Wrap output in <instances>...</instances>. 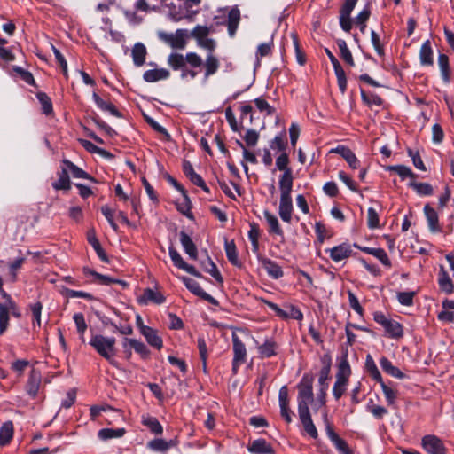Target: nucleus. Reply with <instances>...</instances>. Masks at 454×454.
<instances>
[{"mask_svg":"<svg viewBox=\"0 0 454 454\" xmlns=\"http://www.w3.org/2000/svg\"><path fill=\"white\" fill-rule=\"evenodd\" d=\"M141 333L145 336L151 346L157 349H160L162 348V340L158 336L154 329L146 325H142Z\"/></svg>","mask_w":454,"mask_h":454,"instance_id":"obj_29","label":"nucleus"},{"mask_svg":"<svg viewBox=\"0 0 454 454\" xmlns=\"http://www.w3.org/2000/svg\"><path fill=\"white\" fill-rule=\"evenodd\" d=\"M13 436V424L12 421H7L0 427V445H7Z\"/></svg>","mask_w":454,"mask_h":454,"instance_id":"obj_42","label":"nucleus"},{"mask_svg":"<svg viewBox=\"0 0 454 454\" xmlns=\"http://www.w3.org/2000/svg\"><path fill=\"white\" fill-rule=\"evenodd\" d=\"M272 47H273L272 41H270L269 43H263L259 44L257 47L256 53H255L257 61L259 62L262 58L270 55V53L272 51Z\"/></svg>","mask_w":454,"mask_h":454,"instance_id":"obj_64","label":"nucleus"},{"mask_svg":"<svg viewBox=\"0 0 454 454\" xmlns=\"http://www.w3.org/2000/svg\"><path fill=\"white\" fill-rule=\"evenodd\" d=\"M325 253L329 254L330 258L334 262H339L348 258L352 254V249L348 243H342L332 248L325 249Z\"/></svg>","mask_w":454,"mask_h":454,"instance_id":"obj_18","label":"nucleus"},{"mask_svg":"<svg viewBox=\"0 0 454 454\" xmlns=\"http://www.w3.org/2000/svg\"><path fill=\"white\" fill-rule=\"evenodd\" d=\"M62 163L67 167V170L71 172L74 178H83L93 182L95 181V179L90 174L74 165L69 160L65 159L62 160Z\"/></svg>","mask_w":454,"mask_h":454,"instance_id":"obj_40","label":"nucleus"},{"mask_svg":"<svg viewBox=\"0 0 454 454\" xmlns=\"http://www.w3.org/2000/svg\"><path fill=\"white\" fill-rule=\"evenodd\" d=\"M367 226L369 229H377L380 227V218L378 212L373 207H369L367 211Z\"/></svg>","mask_w":454,"mask_h":454,"instance_id":"obj_63","label":"nucleus"},{"mask_svg":"<svg viewBox=\"0 0 454 454\" xmlns=\"http://www.w3.org/2000/svg\"><path fill=\"white\" fill-rule=\"evenodd\" d=\"M380 364L382 370L392 377L396 379H403L405 377V375L385 356L380 358Z\"/></svg>","mask_w":454,"mask_h":454,"instance_id":"obj_41","label":"nucleus"},{"mask_svg":"<svg viewBox=\"0 0 454 454\" xmlns=\"http://www.w3.org/2000/svg\"><path fill=\"white\" fill-rule=\"evenodd\" d=\"M141 423L146 427L153 434H162L163 427L160 421L149 414H144L141 418Z\"/></svg>","mask_w":454,"mask_h":454,"instance_id":"obj_34","label":"nucleus"},{"mask_svg":"<svg viewBox=\"0 0 454 454\" xmlns=\"http://www.w3.org/2000/svg\"><path fill=\"white\" fill-rule=\"evenodd\" d=\"M419 60L422 66H432L434 64L433 50L431 43L427 40L421 45L419 51Z\"/></svg>","mask_w":454,"mask_h":454,"instance_id":"obj_36","label":"nucleus"},{"mask_svg":"<svg viewBox=\"0 0 454 454\" xmlns=\"http://www.w3.org/2000/svg\"><path fill=\"white\" fill-rule=\"evenodd\" d=\"M289 156L286 153H282L276 159V168L283 173L279 176L278 188L280 191V200L278 207V215L280 218L290 223L294 211L292 191L294 184L293 170L289 166Z\"/></svg>","mask_w":454,"mask_h":454,"instance_id":"obj_1","label":"nucleus"},{"mask_svg":"<svg viewBox=\"0 0 454 454\" xmlns=\"http://www.w3.org/2000/svg\"><path fill=\"white\" fill-rule=\"evenodd\" d=\"M169 256L174 263V265L181 270H185L189 274L197 277L201 278L202 275L195 269L194 266L188 264L184 261L180 254L176 251V249L171 246L168 248Z\"/></svg>","mask_w":454,"mask_h":454,"instance_id":"obj_15","label":"nucleus"},{"mask_svg":"<svg viewBox=\"0 0 454 454\" xmlns=\"http://www.w3.org/2000/svg\"><path fill=\"white\" fill-rule=\"evenodd\" d=\"M115 343V338L106 337L102 334H93L89 342L97 353L111 364H114V356L116 355Z\"/></svg>","mask_w":454,"mask_h":454,"instance_id":"obj_4","label":"nucleus"},{"mask_svg":"<svg viewBox=\"0 0 454 454\" xmlns=\"http://www.w3.org/2000/svg\"><path fill=\"white\" fill-rule=\"evenodd\" d=\"M264 218L269 225V233L270 234H276L278 236L283 237L284 231L279 224V222L277 218V216L268 210H265L263 212Z\"/></svg>","mask_w":454,"mask_h":454,"instance_id":"obj_33","label":"nucleus"},{"mask_svg":"<svg viewBox=\"0 0 454 454\" xmlns=\"http://www.w3.org/2000/svg\"><path fill=\"white\" fill-rule=\"evenodd\" d=\"M290 36L293 41V46L294 48L296 60L299 63V65L303 66L306 63V55L300 46L298 35L296 33L292 32L290 34Z\"/></svg>","mask_w":454,"mask_h":454,"instance_id":"obj_50","label":"nucleus"},{"mask_svg":"<svg viewBox=\"0 0 454 454\" xmlns=\"http://www.w3.org/2000/svg\"><path fill=\"white\" fill-rule=\"evenodd\" d=\"M350 375L351 367L348 361L347 355H345L338 364V370L335 376L336 380L333 387V395L335 400H339L345 393Z\"/></svg>","mask_w":454,"mask_h":454,"instance_id":"obj_6","label":"nucleus"},{"mask_svg":"<svg viewBox=\"0 0 454 454\" xmlns=\"http://www.w3.org/2000/svg\"><path fill=\"white\" fill-rule=\"evenodd\" d=\"M92 98L96 104V106L105 112H109L112 115L121 118L122 117L121 114L115 107V106L111 102H106L103 100L96 92H93Z\"/></svg>","mask_w":454,"mask_h":454,"instance_id":"obj_32","label":"nucleus"},{"mask_svg":"<svg viewBox=\"0 0 454 454\" xmlns=\"http://www.w3.org/2000/svg\"><path fill=\"white\" fill-rule=\"evenodd\" d=\"M334 73L337 77L338 86L341 94L347 90V78L344 69L340 64L333 66Z\"/></svg>","mask_w":454,"mask_h":454,"instance_id":"obj_52","label":"nucleus"},{"mask_svg":"<svg viewBox=\"0 0 454 454\" xmlns=\"http://www.w3.org/2000/svg\"><path fill=\"white\" fill-rule=\"evenodd\" d=\"M10 314L19 318L21 316L20 309L16 302L12 300L9 302H0V335H2L9 326Z\"/></svg>","mask_w":454,"mask_h":454,"instance_id":"obj_9","label":"nucleus"},{"mask_svg":"<svg viewBox=\"0 0 454 454\" xmlns=\"http://www.w3.org/2000/svg\"><path fill=\"white\" fill-rule=\"evenodd\" d=\"M259 237H260V230L257 223H250V230L248 231V239L252 244V250L254 253H258L259 251Z\"/></svg>","mask_w":454,"mask_h":454,"instance_id":"obj_47","label":"nucleus"},{"mask_svg":"<svg viewBox=\"0 0 454 454\" xmlns=\"http://www.w3.org/2000/svg\"><path fill=\"white\" fill-rule=\"evenodd\" d=\"M331 153L340 154L353 169L358 168L360 161L348 147L339 145L335 149L331 150Z\"/></svg>","mask_w":454,"mask_h":454,"instance_id":"obj_22","label":"nucleus"},{"mask_svg":"<svg viewBox=\"0 0 454 454\" xmlns=\"http://www.w3.org/2000/svg\"><path fill=\"white\" fill-rule=\"evenodd\" d=\"M367 410L378 419H382L388 412L385 407L373 404V401L372 399L367 405Z\"/></svg>","mask_w":454,"mask_h":454,"instance_id":"obj_62","label":"nucleus"},{"mask_svg":"<svg viewBox=\"0 0 454 454\" xmlns=\"http://www.w3.org/2000/svg\"><path fill=\"white\" fill-rule=\"evenodd\" d=\"M314 378L304 374L298 385V414L305 432L313 439L318 437V433L314 425L309 405L314 401L313 394Z\"/></svg>","mask_w":454,"mask_h":454,"instance_id":"obj_2","label":"nucleus"},{"mask_svg":"<svg viewBox=\"0 0 454 454\" xmlns=\"http://www.w3.org/2000/svg\"><path fill=\"white\" fill-rule=\"evenodd\" d=\"M42 385V373L39 370L33 368L28 374L25 385L26 393L33 399L36 398Z\"/></svg>","mask_w":454,"mask_h":454,"instance_id":"obj_14","label":"nucleus"},{"mask_svg":"<svg viewBox=\"0 0 454 454\" xmlns=\"http://www.w3.org/2000/svg\"><path fill=\"white\" fill-rule=\"evenodd\" d=\"M184 197V201L180 204H177V210L188 217L189 219L192 220L194 218L193 215L191 212V201L189 200L187 192L184 194H182Z\"/></svg>","mask_w":454,"mask_h":454,"instance_id":"obj_59","label":"nucleus"},{"mask_svg":"<svg viewBox=\"0 0 454 454\" xmlns=\"http://www.w3.org/2000/svg\"><path fill=\"white\" fill-rule=\"evenodd\" d=\"M338 47L340 49V57L348 65L354 67L355 62L351 51H349L346 42L344 40H338Z\"/></svg>","mask_w":454,"mask_h":454,"instance_id":"obj_51","label":"nucleus"},{"mask_svg":"<svg viewBox=\"0 0 454 454\" xmlns=\"http://www.w3.org/2000/svg\"><path fill=\"white\" fill-rule=\"evenodd\" d=\"M270 148L273 150H278L282 153H286L287 147V140L286 137V132L283 131L280 134L277 135L270 142Z\"/></svg>","mask_w":454,"mask_h":454,"instance_id":"obj_48","label":"nucleus"},{"mask_svg":"<svg viewBox=\"0 0 454 454\" xmlns=\"http://www.w3.org/2000/svg\"><path fill=\"white\" fill-rule=\"evenodd\" d=\"M386 170L396 173L402 180H404L408 177L415 179L416 177V175L412 172V170L404 165L387 166L386 167Z\"/></svg>","mask_w":454,"mask_h":454,"instance_id":"obj_44","label":"nucleus"},{"mask_svg":"<svg viewBox=\"0 0 454 454\" xmlns=\"http://www.w3.org/2000/svg\"><path fill=\"white\" fill-rule=\"evenodd\" d=\"M365 367L372 380H374L378 383H380L383 381L381 374H380L375 362L373 361L372 357L370 355H368L366 357Z\"/></svg>","mask_w":454,"mask_h":454,"instance_id":"obj_46","label":"nucleus"},{"mask_svg":"<svg viewBox=\"0 0 454 454\" xmlns=\"http://www.w3.org/2000/svg\"><path fill=\"white\" fill-rule=\"evenodd\" d=\"M212 32V27H208L207 26H196L192 31L191 32L192 37L196 39L197 43L204 38L207 37L208 35Z\"/></svg>","mask_w":454,"mask_h":454,"instance_id":"obj_57","label":"nucleus"},{"mask_svg":"<svg viewBox=\"0 0 454 454\" xmlns=\"http://www.w3.org/2000/svg\"><path fill=\"white\" fill-rule=\"evenodd\" d=\"M198 349H199L200 360L202 362V370H203L204 373H207V343H206L204 338L198 339Z\"/></svg>","mask_w":454,"mask_h":454,"instance_id":"obj_56","label":"nucleus"},{"mask_svg":"<svg viewBox=\"0 0 454 454\" xmlns=\"http://www.w3.org/2000/svg\"><path fill=\"white\" fill-rule=\"evenodd\" d=\"M260 301L266 304L270 309H272L276 313L278 317H279L282 319H287L291 317L294 319L301 320L303 317L301 311L295 306H290L291 314H288L274 302H271L264 298H261Z\"/></svg>","mask_w":454,"mask_h":454,"instance_id":"obj_16","label":"nucleus"},{"mask_svg":"<svg viewBox=\"0 0 454 454\" xmlns=\"http://www.w3.org/2000/svg\"><path fill=\"white\" fill-rule=\"evenodd\" d=\"M373 320L384 328L385 334L388 338L398 340L403 337V325L396 320L387 317L384 313L380 311L373 313Z\"/></svg>","mask_w":454,"mask_h":454,"instance_id":"obj_7","label":"nucleus"},{"mask_svg":"<svg viewBox=\"0 0 454 454\" xmlns=\"http://www.w3.org/2000/svg\"><path fill=\"white\" fill-rule=\"evenodd\" d=\"M259 262L262 267L266 270L267 274L273 279H278L283 277L284 272L282 268L274 261L267 257H259Z\"/></svg>","mask_w":454,"mask_h":454,"instance_id":"obj_20","label":"nucleus"},{"mask_svg":"<svg viewBox=\"0 0 454 454\" xmlns=\"http://www.w3.org/2000/svg\"><path fill=\"white\" fill-rule=\"evenodd\" d=\"M58 180L52 184V187L55 190H69L70 179L67 172V168H62L61 171L58 173Z\"/></svg>","mask_w":454,"mask_h":454,"instance_id":"obj_43","label":"nucleus"},{"mask_svg":"<svg viewBox=\"0 0 454 454\" xmlns=\"http://www.w3.org/2000/svg\"><path fill=\"white\" fill-rule=\"evenodd\" d=\"M88 242L92 246L95 252L97 253L98 256L100 258V260L104 262H108V258L104 251L103 247H101L98 238L96 237V233L94 231H90L87 235Z\"/></svg>","mask_w":454,"mask_h":454,"instance_id":"obj_39","label":"nucleus"},{"mask_svg":"<svg viewBox=\"0 0 454 454\" xmlns=\"http://www.w3.org/2000/svg\"><path fill=\"white\" fill-rule=\"evenodd\" d=\"M158 37L172 48L183 50L186 45L187 31L177 29L174 34L160 31Z\"/></svg>","mask_w":454,"mask_h":454,"instance_id":"obj_11","label":"nucleus"},{"mask_svg":"<svg viewBox=\"0 0 454 454\" xmlns=\"http://www.w3.org/2000/svg\"><path fill=\"white\" fill-rule=\"evenodd\" d=\"M170 76V73L166 68H155L146 70L143 74V79L146 82H156L160 80H166Z\"/></svg>","mask_w":454,"mask_h":454,"instance_id":"obj_27","label":"nucleus"},{"mask_svg":"<svg viewBox=\"0 0 454 454\" xmlns=\"http://www.w3.org/2000/svg\"><path fill=\"white\" fill-rule=\"evenodd\" d=\"M165 300L166 299L161 293L156 292L151 288H146L145 289L143 295L137 299V301L140 304H147L148 302H153L160 305L164 303Z\"/></svg>","mask_w":454,"mask_h":454,"instance_id":"obj_25","label":"nucleus"},{"mask_svg":"<svg viewBox=\"0 0 454 454\" xmlns=\"http://www.w3.org/2000/svg\"><path fill=\"white\" fill-rule=\"evenodd\" d=\"M278 401L280 407V415L285 421L289 424L292 422L293 411L289 408V398H288V388L286 386H283L278 392Z\"/></svg>","mask_w":454,"mask_h":454,"instance_id":"obj_17","label":"nucleus"},{"mask_svg":"<svg viewBox=\"0 0 454 454\" xmlns=\"http://www.w3.org/2000/svg\"><path fill=\"white\" fill-rule=\"evenodd\" d=\"M37 98L42 105V110L43 114H50L53 112L51 99L47 96L46 93L39 92L37 94Z\"/></svg>","mask_w":454,"mask_h":454,"instance_id":"obj_61","label":"nucleus"},{"mask_svg":"<svg viewBox=\"0 0 454 454\" xmlns=\"http://www.w3.org/2000/svg\"><path fill=\"white\" fill-rule=\"evenodd\" d=\"M321 361L324 365L321 368L320 372H319L318 382H319L320 387H325V385L328 386L327 380L330 379V371H331V365H332L331 357L328 355H325L321 358Z\"/></svg>","mask_w":454,"mask_h":454,"instance_id":"obj_37","label":"nucleus"},{"mask_svg":"<svg viewBox=\"0 0 454 454\" xmlns=\"http://www.w3.org/2000/svg\"><path fill=\"white\" fill-rule=\"evenodd\" d=\"M438 284L442 292L450 294L454 291V284L448 273L442 267L439 273Z\"/></svg>","mask_w":454,"mask_h":454,"instance_id":"obj_38","label":"nucleus"},{"mask_svg":"<svg viewBox=\"0 0 454 454\" xmlns=\"http://www.w3.org/2000/svg\"><path fill=\"white\" fill-rule=\"evenodd\" d=\"M427 226L432 233H439L442 231V226L439 223V215L437 211L429 204H426L423 208Z\"/></svg>","mask_w":454,"mask_h":454,"instance_id":"obj_19","label":"nucleus"},{"mask_svg":"<svg viewBox=\"0 0 454 454\" xmlns=\"http://www.w3.org/2000/svg\"><path fill=\"white\" fill-rule=\"evenodd\" d=\"M323 421L325 427L326 435L334 445L335 449L341 454H353V451L349 448L348 442L334 432L332 423L328 419L326 411L323 413Z\"/></svg>","mask_w":454,"mask_h":454,"instance_id":"obj_8","label":"nucleus"},{"mask_svg":"<svg viewBox=\"0 0 454 454\" xmlns=\"http://www.w3.org/2000/svg\"><path fill=\"white\" fill-rule=\"evenodd\" d=\"M361 98L364 103H365L367 106H380L382 105L383 101L382 98L375 94V93H366L363 89H361Z\"/></svg>","mask_w":454,"mask_h":454,"instance_id":"obj_54","label":"nucleus"},{"mask_svg":"<svg viewBox=\"0 0 454 454\" xmlns=\"http://www.w3.org/2000/svg\"><path fill=\"white\" fill-rule=\"evenodd\" d=\"M168 64L173 70H181L182 79L193 80L199 74L197 68L202 67L203 59L196 52H188L185 56L171 53L168 58Z\"/></svg>","mask_w":454,"mask_h":454,"instance_id":"obj_3","label":"nucleus"},{"mask_svg":"<svg viewBox=\"0 0 454 454\" xmlns=\"http://www.w3.org/2000/svg\"><path fill=\"white\" fill-rule=\"evenodd\" d=\"M73 318L75 323L77 332L80 334V338L82 340V342H84L83 335L87 329V324L85 322L84 316L82 313H75Z\"/></svg>","mask_w":454,"mask_h":454,"instance_id":"obj_60","label":"nucleus"},{"mask_svg":"<svg viewBox=\"0 0 454 454\" xmlns=\"http://www.w3.org/2000/svg\"><path fill=\"white\" fill-rule=\"evenodd\" d=\"M180 242L189 257L192 260H196L198 256L197 247L186 232H180Z\"/></svg>","mask_w":454,"mask_h":454,"instance_id":"obj_28","label":"nucleus"},{"mask_svg":"<svg viewBox=\"0 0 454 454\" xmlns=\"http://www.w3.org/2000/svg\"><path fill=\"white\" fill-rule=\"evenodd\" d=\"M182 282L184 284L186 288L192 293L194 295L201 298L204 301H207L212 305L218 306L219 302L216 299H215L212 295L205 292L200 285L192 278L188 277H182Z\"/></svg>","mask_w":454,"mask_h":454,"instance_id":"obj_13","label":"nucleus"},{"mask_svg":"<svg viewBox=\"0 0 454 454\" xmlns=\"http://www.w3.org/2000/svg\"><path fill=\"white\" fill-rule=\"evenodd\" d=\"M198 45L208 51L206 59L202 64L204 67L203 80L204 82H207L210 76L217 73L220 67V61L218 58L213 53L216 47V43L215 40L206 37L203 40L198 42Z\"/></svg>","mask_w":454,"mask_h":454,"instance_id":"obj_5","label":"nucleus"},{"mask_svg":"<svg viewBox=\"0 0 454 454\" xmlns=\"http://www.w3.org/2000/svg\"><path fill=\"white\" fill-rule=\"evenodd\" d=\"M409 186L413 188L420 196L431 195L434 192L432 185L427 183H416L414 181H411L409 183Z\"/></svg>","mask_w":454,"mask_h":454,"instance_id":"obj_53","label":"nucleus"},{"mask_svg":"<svg viewBox=\"0 0 454 454\" xmlns=\"http://www.w3.org/2000/svg\"><path fill=\"white\" fill-rule=\"evenodd\" d=\"M240 21V11L237 7H233L228 13V33L231 37H233L238 29Z\"/></svg>","mask_w":454,"mask_h":454,"instance_id":"obj_31","label":"nucleus"},{"mask_svg":"<svg viewBox=\"0 0 454 454\" xmlns=\"http://www.w3.org/2000/svg\"><path fill=\"white\" fill-rule=\"evenodd\" d=\"M438 65L441 70V75L445 83H449L450 81V70L449 65V58L445 54H440L438 56Z\"/></svg>","mask_w":454,"mask_h":454,"instance_id":"obj_45","label":"nucleus"},{"mask_svg":"<svg viewBox=\"0 0 454 454\" xmlns=\"http://www.w3.org/2000/svg\"><path fill=\"white\" fill-rule=\"evenodd\" d=\"M278 345L273 339H266L264 342L257 346L261 358H270L278 354Z\"/></svg>","mask_w":454,"mask_h":454,"instance_id":"obj_24","label":"nucleus"},{"mask_svg":"<svg viewBox=\"0 0 454 454\" xmlns=\"http://www.w3.org/2000/svg\"><path fill=\"white\" fill-rule=\"evenodd\" d=\"M123 348L126 352H129V355L131 354V348H134L135 351L140 354L142 356H146L149 354L146 346L142 341H139L135 339L126 338L123 342Z\"/></svg>","mask_w":454,"mask_h":454,"instance_id":"obj_30","label":"nucleus"},{"mask_svg":"<svg viewBox=\"0 0 454 454\" xmlns=\"http://www.w3.org/2000/svg\"><path fill=\"white\" fill-rule=\"evenodd\" d=\"M388 405H394L397 398V390L387 385L384 381L380 383Z\"/></svg>","mask_w":454,"mask_h":454,"instance_id":"obj_55","label":"nucleus"},{"mask_svg":"<svg viewBox=\"0 0 454 454\" xmlns=\"http://www.w3.org/2000/svg\"><path fill=\"white\" fill-rule=\"evenodd\" d=\"M224 249L228 261L234 266L240 268L241 262L239 260L238 251L234 240L225 239Z\"/></svg>","mask_w":454,"mask_h":454,"instance_id":"obj_35","label":"nucleus"},{"mask_svg":"<svg viewBox=\"0 0 454 454\" xmlns=\"http://www.w3.org/2000/svg\"><path fill=\"white\" fill-rule=\"evenodd\" d=\"M247 450L253 454H272L273 447L265 439L254 440L247 445Z\"/></svg>","mask_w":454,"mask_h":454,"instance_id":"obj_23","label":"nucleus"},{"mask_svg":"<svg viewBox=\"0 0 454 454\" xmlns=\"http://www.w3.org/2000/svg\"><path fill=\"white\" fill-rule=\"evenodd\" d=\"M421 445L428 454H447L443 442L434 434L425 435L421 440Z\"/></svg>","mask_w":454,"mask_h":454,"instance_id":"obj_12","label":"nucleus"},{"mask_svg":"<svg viewBox=\"0 0 454 454\" xmlns=\"http://www.w3.org/2000/svg\"><path fill=\"white\" fill-rule=\"evenodd\" d=\"M147 55L146 47L143 43H136L131 49V57L136 67H142L145 63Z\"/></svg>","mask_w":454,"mask_h":454,"instance_id":"obj_26","label":"nucleus"},{"mask_svg":"<svg viewBox=\"0 0 454 454\" xmlns=\"http://www.w3.org/2000/svg\"><path fill=\"white\" fill-rule=\"evenodd\" d=\"M231 340L233 349L232 372L236 374L239 366L246 362L247 348L245 344L235 333L231 335Z\"/></svg>","mask_w":454,"mask_h":454,"instance_id":"obj_10","label":"nucleus"},{"mask_svg":"<svg viewBox=\"0 0 454 454\" xmlns=\"http://www.w3.org/2000/svg\"><path fill=\"white\" fill-rule=\"evenodd\" d=\"M177 443L176 439L166 441L162 438H155L148 442L147 447L153 451L166 453L170 448L176 446Z\"/></svg>","mask_w":454,"mask_h":454,"instance_id":"obj_21","label":"nucleus"},{"mask_svg":"<svg viewBox=\"0 0 454 454\" xmlns=\"http://www.w3.org/2000/svg\"><path fill=\"white\" fill-rule=\"evenodd\" d=\"M207 263L208 264L209 268H205V271L209 273L217 283L222 285L223 283V278L217 269L215 263L212 261V259L207 254Z\"/></svg>","mask_w":454,"mask_h":454,"instance_id":"obj_58","label":"nucleus"},{"mask_svg":"<svg viewBox=\"0 0 454 454\" xmlns=\"http://www.w3.org/2000/svg\"><path fill=\"white\" fill-rule=\"evenodd\" d=\"M124 428H103L98 432V437L102 440L122 437L125 434Z\"/></svg>","mask_w":454,"mask_h":454,"instance_id":"obj_49","label":"nucleus"}]
</instances>
